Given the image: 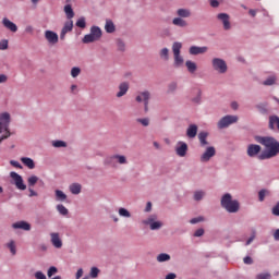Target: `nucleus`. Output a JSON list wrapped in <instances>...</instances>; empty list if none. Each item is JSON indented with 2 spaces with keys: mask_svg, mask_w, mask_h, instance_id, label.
I'll return each mask as SVG.
<instances>
[{
  "mask_svg": "<svg viewBox=\"0 0 279 279\" xmlns=\"http://www.w3.org/2000/svg\"><path fill=\"white\" fill-rule=\"evenodd\" d=\"M257 143L266 147V150L258 156L259 160H269V158H276V155L279 154V142L276 138L257 137Z\"/></svg>",
  "mask_w": 279,
  "mask_h": 279,
  "instance_id": "f257e3e1",
  "label": "nucleus"
},
{
  "mask_svg": "<svg viewBox=\"0 0 279 279\" xmlns=\"http://www.w3.org/2000/svg\"><path fill=\"white\" fill-rule=\"evenodd\" d=\"M3 132H5L3 134ZM0 134H3L0 137V143L10 138V113L3 112L0 114Z\"/></svg>",
  "mask_w": 279,
  "mask_h": 279,
  "instance_id": "f03ea898",
  "label": "nucleus"
},
{
  "mask_svg": "<svg viewBox=\"0 0 279 279\" xmlns=\"http://www.w3.org/2000/svg\"><path fill=\"white\" fill-rule=\"evenodd\" d=\"M221 206L228 213H239V201H233L230 194H225L221 198Z\"/></svg>",
  "mask_w": 279,
  "mask_h": 279,
  "instance_id": "7ed1b4c3",
  "label": "nucleus"
},
{
  "mask_svg": "<svg viewBox=\"0 0 279 279\" xmlns=\"http://www.w3.org/2000/svg\"><path fill=\"white\" fill-rule=\"evenodd\" d=\"M182 50V43L175 41L172 46V51L174 56V66H182L184 64V58L180 56Z\"/></svg>",
  "mask_w": 279,
  "mask_h": 279,
  "instance_id": "20e7f679",
  "label": "nucleus"
},
{
  "mask_svg": "<svg viewBox=\"0 0 279 279\" xmlns=\"http://www.w3.org/2000/svg\"><path fill=\"white\" fill-rule=\"evenodd\" d=\"M236 121H239V117L226 116L218 122V128L219 130H223L225 128L232 125V123H236Z\"/></svg>",
  "mask_w": 279,
  "mask_h": 279,
  "instance_id": "39448f33",
  "label": "nucleus"
},
{
  "mask_svg": "<svg viewBox=\"0 0 279 279\" xmlns=\"http://www.w3.org/2000/svg\"><path fill=\"white\" fill-rule=\"evenodd\" d=\"M213 66L215 71H218V73H226L228 71V65L223 59L215 58L213 60Z\"/></svg>",
  "mask_w": 279,
  "mask_h": 279,
  "instance_id": "423d86ee",
  "label": "nucleus"
},
{
  "mask_svg": "<svg viewBox=\"0 0 279 279\" xmlns=\"http://www.w3.org/2000/svg\"><path fill=\"white\" fill-rule=\"evenodd\" d=\"M11 178L14 180L16 189L20 191H25V189H27V185L23 182V177H21V174L11 172Z\"/></svg>",
  "mask_w": 279,
  "mask_h": 279,
  "instance_id": "0eeeda50",
  "label": "nucleus"
},
{
  "mask_svg": "<svg viewBox=\"0 0 279 279\" xmlns=\"http://www.w3.org/2000/svg\"><path fill=\"white\" fill-rule=\"evenodd\" d=\"M155 219L156 218L154 216H150L146 220H143V223L145 226H150V230H160V228H162V222L155 221Z\"/></svg>",
  "mask_w": 279,
  "mask_h": 279,
  "instance_id": "6e6552de",
  "label": "nucleus"
},
{
  "mask_svg": "<svg viewBox=\"0 0 279 279\" xmlns=\"http://www.w3.org/2000/svg\"><path fill=\"white\" fill-rule=\"evenodd\" d=\"M217 154L215 147L209 146L206 148L205 153L201 156V162H208Z\"/></svg>",
  "mask_w": 279,
  "mask_h": 279,
  "instance_id": "1a4fd4ad",
  "label": "nucleus"
},
{
  "mask_svg": "<svg viewBox=\"0 0 279 279\" xmlns=\"http://www.w3.org/2000/svg\"><path fill=\"white\" fill-rule=\"evenodd\" d=\"M136 101H138V104L144 102V105H145V112H147V110H148L147 106L149 104V92L140 93L136 96Z\"/></svg>",
  "mask_w": 279,
  "mask_h": 279,
  "instance_id": "9d476101",
  "label": "nucleus"
},
{
  "mask_svg": "<svg viewBox=\"0 0 279 279\" xmlns=\"http://www.w3.org/2000/svg\"><path fill=\"white\" fill-rule=\"evenodd\" d=\"M45 38H46V40H48L49 45H58L59 37L56 34V32L46 31L45 32Z\"/></svg>",
  "mask_w": 279,
  "mask_h": 279,
  "instance_id": "9b49d317",
  "label": "nucleus"
},
{
  "mask_svg": "<svg viewBox=\"0 0 279 279\" xmlns=\"http://www.w3.org/2000/svg\"><path fill=\"white\" fill-rule=\"evenodd\" d=\"M175 151L177 155L180 156V158H184V156H186V151H189V146L184 142H179Z\"/></svg>",
  "mask_w": 279,
  "mask_h": 279,
  "instance_id": "f8f14e48",
  "label": "nucleus"
},
{
  "mask_svg": "<svg viewBox=\"0 0 279 279\" xmlns=\"http://www.w3.org/2000/svg\"><path fill=\"white\" fill-rule=\"evenodd\" d=\"M73 31V21H68L64 23V26L61 31V35H60V38L61 40H64L66 34H69V32H72Z\"/></svg>",
  "mask_w": 279,
  "mask_h": 279,
  "instance_id": "ddd939ff",
  "label": "nucleus"
},
{
  "mask_svg": "<svg viewBox=\"0 0 279 279\" xmlns=\"http://www.w3.org/2000/svg\"><path fill=\"white\" fill-rule=\"evenodd\" d=\"M12 228L14 230L29 231V230H32V225H29L28 222H25V221H17V222L12 225Z\"/></svg>",
  "mask_w": 279,
  "mask_h": 279,
  "instance_id": "4468645a",
  "label": "nucleus"
},
{
  "mask_svg": "<svg viewBox=\"0 0 279 279\" xmlns=\"http://www.w3.org/2000/svg\"><path fill=\"white\" fill-rule=\"evenodd\" d=\"M2 25L9 29L10 32L16 33L19 32V27L16 26V24H14L12 21H10L8 17H4L2 20Z\"/></svg>",
  "mask_w": 279,
  "mask_h": 279,
  "instance_id": "2eb2a0df",
  "label": "nucleus"
},
{
  "mask_svg": "<svg viewBox=\"0 0 279 279\" xmlns=\"http://www.w3.org/2000/svg\"><path fill=\"white\" fill-rule=\"evenodd\" d=\"M51 243L53 247H57V250H60L62 247V239H60V234L58 233H51Z\"/></svg>",
  "mask_w": 279,
  "mask_h": 279,
  "instance_id": "dca6fc26",
  "label": "nucleus"
},
{
  "mask_svg": "<svg viewBox=\"0 0 279 279\" xmlns=\"http://www.w3.org/2000/svg\"><path fill=\"white\" fill-rule=\"evenodd\" d=\"M222 22L225 29H230V16L226 13H220L217 16Z\"/></svg>",
  "mask_w": 279,
  "mask_h": 279,
  "instance_id": "f3484780",
  "label": "nucleus"
},
{
  "mask_svg": "<svg viewBox=\"0 0 279 279\" xmlns=\"http://www.w3.org/2000/svg\"><path fill=\"white\" fill-rule=\"evenodd\" d=\"M207 51H208L207 47L192 46L190 48L191 56H199V53H206Z\"/></svg>",
  "mask_w": 279,
  "mask_h": 279,
  "instance_id": "a211bd4d",
  "label": "nucleus"
},
{
  "mask_svg": "<svg viewBox=\"0 0 279 279\" xmlns=\"http://www.w3.org/2000/svg\"><path fill=\"white\" fill-rule=\"evenodd\" d=\"M260 153V146L251 144L247 148V155L251 157L257 156Z\"/></svg>",
  "mask_w": 279,
  "mask_h": 279,
  "instance_id": "6ab92c4d",
  "label": "nucleus"
},
{
  "mask_svg": "<svg viewBox=\"0 0 279 279\" xmlns=\"http://www.w3.org/2000/svg\"><path fill=\"white\" fill-rule=\"evenodd\" d=\"M187 138H195L197 136V126L195 124H191L186 130Z\"/></svg>",
  "mask_w": 279,
  "mask_h": 279,
  "instance_id": "aec40b11",
  "label": "nucleus"
},
{
  "mask_svg": "<svg viewBox=\"0 0 279 279\" xmlns=\"http://www.w3.org/2000/svg\"><path fill=\"white\" fill-rule=\"evenodd\" d=\"M21 162H23V165L25 167H27L28 169H35V167H36V163L34 162V159H32L29 157H22Z\"/></svg>",
  "mask_w": 279,
  "mask_h": 279,
  "instance_id": "412c9836",
  "label": "nucleus"
},
{
  "mask_svg": "<svg viewBox=\"0 0 279 279\" xmlns=\"http://www.w3.org/2000/svg\"><path fill=\"white\" fill-rule=\"evenodd\" d=\"M270 130H279V118L277 116H271L269 118Z\"/></svg>",
  "mask_w": 279,
  "mask_h": 279,
  "instance_id": "4be33fe9",
  "label": "nucleus"
},
{
  "mask_svg": "<svg viewBox=\"0 0 279 279\" xmlns=\"http://www.w3.org/2000/svg\"><path fill=\"white\" fill-rule=\"evenodd\" d=\"M129 88H130V85H128V83L120 84L119 93L117 94V97H123V95L128 93Z\"/></svg>",
  "mask_w": 279,
  "mask_h": 279,
  "instance_id": "5701e85b",
  "label": "nucleus"
},
{
  "mask_svg": "<svg viewBox=\"0 0 279 279\" xmlns=\"http://www.w3.org/2000/svg\"><path fill=\"white\" fill-rule=\"evenodd\" d=\"M70 191L73 195H80V193H82V185L78 183H73L70 185Z\"/></svg>",
  "mask_w": 279,
  "mask_h": 279,
  "instance_id": "b1692460",
  "label": "nucleus"
},
{
  "mask_svg": "<svg viewBox=\"0 0 279 279\" xmlns=\"http://www.w3.org/2000/svg\"><path fill=\"white\" fill-rule=\"evenodd\" d=\"M185 66L189 73H195V71H197V64L191 60L185 62Z\"/></svg>",
  "mask_w": 279,
  "mask_h": 279,
  "instance_id": "393cba45",
  "label": "nucleus"
},
{
  "mask_svg": "<svg viewBox=\"0 0 279 279\" xmlns=\"http://www.w3.org/2000/svg\"><path fill=\"white\" fill-rule=\"evenodd\" d=\"M177 14L178 16H181V19H189V16H191V11L189 9H179Z\"/></svg>",
  "mask_w": 279,
  "mask_h": 279,
  "instance_id": "a878e982",
  "label": "nucleus"
},
{
  "mask_svg": "<svg viewBox=\"0 0 279 279\" xmlns=\"http://www.w3.org/2000/svg\"><path fill=\"white\" fill-rule=\"evenodd\" d=\"M90 34L97 38L98 40L101 38V28L97 27V26H93L90 28Z\"/></svg>",
  "mask_w": 279,
  "mask_h": 279,
  "instance_id": "bb28decb",
  "label": "nucleus"
},
{
  "mask_svg": "<svg viewBox=\"0 0 279 279\" xmlns=\"http://www.w3.org/2000/svg\"><path fill=\"white\" fill-rule=\"evenodd\" d=\"M105 29L107 34H112L114 32V23H112L110 20H107Z\"/></svg>",
  "mask_w": 279,
  "mask_h": 279,
  "instance_id": "cd10ccee",
  "label": "nucleus"
},
{
  "mask_svg": "<svg viewBox=\"0 0 279 279\" xmlns=\"http://www.w3.org/2000/svg\"><path fill=\"white\" fill-rule=\"evenodd\" d=\"M98 39L95 37V35H93V34H88V35H85L84 36V38H83V43L85 44V45H88V43H95V41H97Z\"/></svg>",
  "mask_w": 279,
  "mask_h": 279,
  "instance_id": "c85d7f7f",
  "label": "nucleus"
},
{
  "mask_svg": "<svg viewBox=\"0 0 279 279\" xmlns=\"http://www.w3.org/2000/svg\"><path fill=\"white\" fill-rule=\"evenodd\" d=\"M111 159L112 160H118L119 165H126L128 163V159L123 155H116V156L111 157Z\"/></svg>",
  "mask_w": 279,
  "mask_h": 279,
  "instance_id": "c756f323",
  "label": "nucleus"
},
{
  "mask_svg": "<svg viewBox=\"0 0 279 279\" xmlns=\"http://www.w3.org/2000/svg\"><path fill=\"white\" fill-rule=\"evenodd\" d=\"M64 12H65L68 19H73V16H75V13L73 12V8L71 7V4H66L64 7Z\"/></svg>",
  "mask_w": 279,
  "mask_h": 279,
  "instance_id": "7c9ffc66",
  "label": "nucleus"
},
{
  "mask_svg": "<svg viewBox=\"0 0 279 279\" xmlns=\"http://www.w3.org/2000/svg\"><path fill=\"white\" fill-rule=\"evenodd\" d=\"M56 199L57 202H64L66 199V194L60 190H56Z\"/></svg>",
  "mask_w": 279,
  "mask_h": 279,
  "instance_id": "2f4dec72",
  "label": "nucleus"
},
{
  "mask_svg": "<svg viewBox=\"0 0 279 279\" xmlns=\"http://www.w3.org/2000/svg\"><path fill=\"white\" fill-rule=\"evenodd\" d=\"M158 263H166V260H171V256L167 253H161L157 256Z\"/></svg>",
  "mask_w": 279,
  "mask_h": 279,
  "instance_id": "473e14b6",
  "label": "nucleus"
},
{
  "mask_svg": "<svg viewBox=\"0 0 279 279\" xmlns=\"http://www.w3.org/2000/svg\"><path fill=\"white\" fill-rule=\"evenodd\" d=\"M173 25H177L178 27H186V21L182 20L181 17H175L172 21Z\"/></svg>",
  "mask_w": 279,
  "mask_h": 279,
  "instance_id": "72a5a7b5",
  "label": "nucleus"
},
{
  "mask_svg": "<svg viewBox=\"0 0 279 279\" xmlns=\"http://www.w3.org/2000/svg\"><path fill=\"white\" fill-rule=\"evenodd\" d=\"M206 138H208V133L206 132H201L198 134V140L201 142V145H208V142L206 141Z\"/></svg>",
  "mask_w": 279,
  "mask_h": 279,
  "instance_id": "f704fd0d",
  "label": "nucleus"
},
{
  "mask_svg": "<svg viewBox=\"0 0 279 279\" xmlns=\"http://www.w3.org/2000/svg\"><path fill=\"white\" fill-rule=\"evenodd\" d=\"M8 248L10 250L11 254L14 256L16 254V243L14 242V240H11L8 244H7Z\"/></svg>",
  "mask_w": 279,
  "mask_h": 279,
  "instance_id": "c9c22d12",
  "label": "nucleus"
},
{
  "mask_svg": "<svg viewBox=\"0 0 279 279\" xmlns=\"http://www.w3.org/2000/svg\"><path fill=\"white\" fill-rule=\"evenodd\" d=\"M120 217H125L126 219H130V217H132V214H130V211L123 207H121L119 210H118Z\"/></svg>",
  "mask_w": 279,
  "mask_h": 279,
  "instance_id": "e433bc0d",
  "label": "nucleus"
},
{
  "mask_svg": "<svg viewBox=\"0 0 279 279\" xmlns=\"http://www.w3.org/2000/svg\"><path fill=\"white\" fill-rule=\"evenodd\" d=\"M57 210H58V213H60L63 216L69 215V209H66V207H64V205H57Z\"/></svg>",
  "mask_w": 279,
  "mask_h": 279,
  "instance_id": "4c0bfd02",
  "label": "nucleus"
},
{
  "mask_svg": "<svg viewBox=\"0 0 279 279\" xmlns=\"http://www.w3.org/2000/svg\"><path fill=\"white\" fill-rule=\"evenodd\" d=\"M204 195H206V193H204L203 191H196L194 193V199L196 202H199L201 199H204Z\"/></svg>",
  "mask_w": 279,
  "mask_h": 279,
  "instance_id": "58836bf2",
  "label": "nucleus"
},
{
  "mask_svg": "<svg viewBox=\"0 0 279 279\" xmlns=\"http://www.w3.org/2000/svg\"><path fill=\"white\" fill-rule=\"evenodd\" d=\"M272 84H276V76H270L264 81V86H272Z\"/></svg>",
  "mask_w": 279,
  "mask_h": 279,
  "instance_id": "ea45409f",
  "label": "nucleus"
},
{
  "mask_svg": "<svg viewBox=\"0 0 279 279\" xmlns=\"http://www.w3.org/2000/svg\"><path fill=\"white\" fill-rule=\"evenodd\" d=\"M28 186H34L38 182V177L36 175H31L27 180Z\"/></svg>",
  "mask_w": 279,
  "mask_h": 279,
  "instance_id": "a19ab883",
  "label": "nucleus"
},
{
  "mask_svg": "<svg viewBox=\"0 0 279 279\" xmlns=\"http://www.w3.org/2000/svg\"><path fill=\"white\" fill-rule=\"evenodd\" d=\"M76 27L84 29V27H86V20L84 17L78 19L76 22Z\"/></svg>",
  "mask_w": 279,
  "mask_h": 279,
  "instance_id": "79ce46f5",
  "label": "nucleus"
},
{
  "mask_svg": "<svg viewBox=\"0 0 279 279\" xmlns=\"http://www.w3.org/2000/svg\"><path fill=\"white\" fill-rule=\"evenodd\" d=\"M160 57L163 58V60H169V49L167 48L161 49Z\"/></svg>",
  "mask_w": 279,
  "mask_h": 279,
  "instance_id": "37998d69",
  "label": "nucleus"
},
{
  "mask_svg": "<svg viewBox=\"0 0 279 279\" xmlns=\"http://www.w3.org/2000/svg\"><path fill=\"white\" fill-rule=\"evenodd\" d=\"M52 145L54 147H57V148H59V147H66V143L63 142V141H54V142H52Z\"/></svg>",
  "mask_w": 279,
  "mask_h": 279,
  "instance_id": "c03bdc74",
  "label": "nucleus"
},
{
  "mask_svg": "<svg viewBox=\"0 0 279 279\" xmlns=\"http://www.w3.org/2000/svg\"><path fill=\"white\" fill-rule=\"evenodd\" d=\"M80 73H82V70L80 68H72V70H71L72 77H77V75H80Z\"/></svg>",
  "mask_w": 279,
  "mask_h": 279,
  "instance_id": "a18cd8bd",
  "label": "nucleus"
},
{
  "mask_svg": "<svg viewBox=\"0 0 279 279\" xmlns=\"http://www.w3.org/2000/svg\"><path fill=\"white\" fill-rule=\"evenodd\" d=\"M98 276H99V268L93 267V268L90 269V277H92V278H97Z\"/></svg>",
  "mask_w": 279,
  "mask_h": 279,
  "instance_id": "49530a36",
  "label": "nucleus"
},
{
  "mask_svg": "<svg viewBox=\"0 0 279 279\" xmlns=\"http://www.w3.org/2000/svg\"><path fill=\"white\" fill-rule=\"evenodd\" d=\"M8 49V39H2L0 41V51H5Z\"/></svg>",
  "mask_w": 279,
  "mask_h": 279,
  "instance_id": "de8ad7c7",
  "label": "nucleus"
},
{
  "mask_svg": "<svg viewBox=\"0 0 279 279\" xmlns=\"http://www.w3.org/2000/svg\"><path fill=\"white\" fill-rule=\"evenodd\" d=\"M269 192H267V190H262L258 193V197H259V202H264L265 201V196L268 194Z\"/></svg>",
  "mask_w": 279,
  "mask_h": 279,
  "instance_id": "09e8293b",
  "label": "nucleus"
},
{
  "mask_svg": "<svg viewBox=\"0 0 279 279\" xmlns=\"http://www.w3.org/2000/svg\"><path fill=\"white\" fill-rule=\"evenodd\" d=\"M54 274H58V268H56L54 266H51L48 269V278H51V276H54Z\"/></svg>",
  "mask_w": 279,
  "mask_h": 279,
  "instance_id": "8fccbe9b",
  "label": "nucleus"
},
{
  "mask_svg": "<svg viewBox=\"0 0 279 279\" xmlns=\"http://www.w3.org/2000/svg\"><path fill=\"white\" fill-rule=\"evenodd\" d=\"M271 275L265 272V274H259L256 276V279H270Z\"/></svg>",
  "mask_w": 279,
  "mask_h": 279,
  "instance_id": "3c124183",
  "label": "nucleus"
},
{
  "mask_svg": "<svg viewBox=\"0 0 279 279\" xmlns=\"http://www.w3.org/2000/svg\"><path fill=\"white\" fill-rule=\"evenodd\" d=\"M138 123H142V125H144V128H147V125H149V119L144 118V119H137Z\"/></svg>",
  "mask_w": 279,
  "mask_h": 279,
  "instance_id": "603ef678",
  "label": "nucleus"
},
{
  "mask_svg": "<svg viewBox=\"0 0 279 279\" xmlns=\"http://www.w3.org/2000/svg\"><path fill=\"white\" fill-rule=\"evenodd\" d=\"M10 165H12V167H15V169H23V166H21V162L16 160H11Z\"/></svg>",
  "mask_w": 279,
  "mask_h": 279,
  "instance_id": "864d4df0",
  "label": "nucleus"
},
{
  "mask_svg": "<svg viewBox=\"0 0 279 279\" xmlns=\"http://www.w3.org/2000/svg\"><path fill=\"white\" fill-rule=\"evenodd\" d=\"M119 51H125V44L121 40L117 41Z\"/></svg>",
  "mask_w": 279,
  "mask_h": 279,
  "instance_id": "5fc2aeb1",
  "label": "nucleus"
},
{
  "mask_svg": "<svg viewBox=\"0 0 279 279\" xmlns=\"http://www.w3.org/2000/svg\"><path fill=\"white\" fill-rule=\"evenodd\" d=\"M35 278L36 279H47V276H45L43 274V271H37V272H35Z\"/></svg>",
  "mask_w": 279,
  "mask_h": 279,
  "instance_id": "6e6d98bb",
  "label": "nucleus"
},
{
  "mask_svg": "<svg viewBox=\"0 0 279 279\" xmlns=\"http://www.w3.org/2000/svg\"><path fill=\"white\" fill-rule=\"evenodd\" d=\"M199 221H204V217H197L190 220V223H199Z\"/></svg>",
  "mask_w": 279,
  "mask_h": 279,
  "instance_id": "4d7b16f0",
  "label": "nucleus"
},
{
  "mask_svg": "<svg viewBox=\"0 0 279 279\" xmlns=\"http://www.w3.org/2000/svg\"><path fill=\"white\" fill-rule=\"evenodd\" d=\"M272 215H276V217H279V203L272 208Z\"/></svg>",
  "mask_w": 279,
  "mask_h": 279,
  "instance_id": "13d9d810",
  "label": "nucleus"
},
{
  "mask_svg": "<svg viewBox=\"0 0 279 279\" xmlns=\"http://www.w3.org/2000/svg\"><path fill=\"white\" fill-rule=\"evenodd\" d=\"M194 236H204V229H197L194 233Z\"/></svg>",
  "mask_w": 279,
  "mask_h": 279,
  "instance_id": "bf43d9fd",
  "label": "nucleus"
},
{
  "mask_svg": "<svg viewBox=\"0 0 279 279\" xmlns=\"http://www.w3.org/2000/svg\"><path fill=\"white\" fill-rule=\"evenodd\" d=\"M84 276V270L82 268H80L76 272V279H80Z\"/></svg>",
  "mask_w": 279,
  "mask_h": 279,
  "instance_id": "052dcab7",
  "label": "nucleus"
},
{
  "mask_svg": "<svg viewBox=\"0 0 279 279\" xmlns=\"http://www.w3.org/2000/svg\"><path fill=\"white\" fill-rule=\"evenodd\" d=\"M252 263H253L252 257H250V256L244 257L245 265H252Z\"/></svg>",
  "mask_w": 279,
  "mask_h": 279,
  "instance_id": "680f3d73",
  "label": "nucleus"
},
{
  "mask_svg": "<svg viewBox=\"0 0 279 279\" xmlns=\"http://www.w3.org/2000/svg\"><path fill=\"white\" fill-rule=\"evenodd\" d=\"M5 82H8V76L4 74H0V84H3Z\"/></svg>",
  "mask_w": 279,
  "mask_h": 279,
  "instance_id": "e2e57ef3",
  "label": "nucleus"
},
{
  "mask_svg": "<svg viewBox=\"0 0 279 279\" xmlns=\"http://www.w3.org/2000/svg\"><path fill=\"white\" fill-rule=\"evenodd\" d=\"M211 8H219V1L217 0H210Z\"/></svg>",
  "mask_w": 279,
  "mask_h": 279,
  "instance_id": "0e129e2a",
  "label": "nucleus"
},
{
  "mask_svg": "<svg viewBox=\"0 0 279 279\" xmlns=\"http://www.w3.org/2000/svg\"><path fill=\"white\" fill-rule=\"evenodd\" d=\"M38 193H36L33 189H29V197H36Z\"/></svg>",
  "mask_w": 279,
  "mask_h": 279,
  "instance_id": "69168bd1",
  "label": "nucleus"
},
{
  "mask_svg": "<svg viewBox=\"0 0 279 279\" xmlns=\"http://www.w3.org/2000/svg\"><path fill=\"white\" fill-rule=\"evenodd\" d=\"M166 279H175V274L171 272L166 276Z\"/></svg>",
  "mask_w": 279,
  "mask_h": 279,
  "instance_id": "338daca9",
  "label": "nucleus"
},
{
  "mask_svg": "<svg viewBox=\"0 0 279 279\" xmlns=\"http://www.w3.org/2000/svg\"><path fill=\"white\" fill-rule=\"evenodd\" d=\"M274 236L275 241H279V229L275 231Z\"/></svg>",
  "mask_w": 279,
  "mask_h": 279,
  "instance_id": "774afa93",
  "label": "nucleus"
}]
</instances>
